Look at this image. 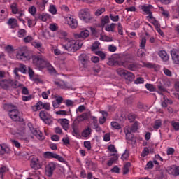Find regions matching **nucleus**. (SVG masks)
<instances>
[{"instance_id":"nucleus-1","label":"nucleus","mask_w":179,"mask_h":179,"mask_svg":"<svg viewBox=\"0 0 179 179\" xmlns=\"http://www.w3.org/2000/svg\"><path fill=\"white\" fill-rule=\"evenodd\" d=\"M83 45V42L79 40H66V43L62 44V48L69 52H76L78 50H80Z\"/></svg>"},{"instance_id":"nucleus-2","label":"nucleus","mask_w":179,"mask_h":179,"mask_svg":"<svg viewBox=\"0 0 179 179\" xmlns=\"http://www.w3.org/2000/svg\"><path fill=\"white\" fill-rule=\"evenodd\" d=\"M19 86H20V83L12 79L3 80L0 81V87H1L2 89H4V90H8V89H10V87L16 89L19 87Z\"/></svg>"},{"instance_id":"nucleus-3","label":"nucleus","mask_w":179,"mask_h":179,"mask_svg":"<svg viewBox=\"0 0 179 179\" xmlns=\"http://www.w3.org/2000/svg\"><path fill=\"white\" fill-rule=\"evenodd\" d=\"M31 59L33 64L36 66V68L41 69L45 68V65L47 64V62H48L47 59L43 56H32Z\"/></svg>"},{"instance_id":"nucleus-4","label":"nucleus","mask_w":179,"mask_h":179,"mask_svg":"<svg viewBox=\"0 0 179 179\" xmlns=\"http://www.w3.org/2000/svg\"><path fill=\"white\" fill-rule=\"evenodd\" d=\"M27 54V47L24 46L19 48L17 52H16V59L18 61H29V57L26 55Z\"/></svg>"},{"instance_id":"nucleus-5","label":"nucleus","mask_w":179,"mask_h":179,"mask_svg":"<svg viewBox=\"0 0 179 179\" xmlns=\"http://www.w3.org/2000/svg\"><path fill=\"white\" fill-rule=\"evenodd\" d=\"M64 23L70 27L71 29H76L78 27V20L71 14H68L64 17Z\"/></svg>"},{"instance_id":"nucleus-6","label":"nucleus","mask_w":179,"mask_h":179,"mask_svg":"<svg viewBox=\"0 0 179 179\" xmlns=\"http://www.w3.org/2000/svg\"><path fill=\"white\" fill-rule=\"evenodd\" d=\"M139 127V122H135L131 128H129V127L127 126L124 128V134L126 135L127 139H132V134H131V132H136L138 131Z\"/></svg>"},{"instance_id":"nucleus-7","label":"nucleus","mask_w":179,"mask_h":179,"mask_svg":"<svg viewBox=\"0 0 179 179\" xmlns=\"http://www.w3.org/2000/svg\"><path fill=\"white\" fill-rule=\"evenodd\" d=\"M78 17L80 20H83V22H85L86 23H87V22H90L92 19L90 10L87 8L80 10L78 13Z\"/></svg>"},{"instance_id":"nucleus-8","label":"nucleus","mask_w":179,"mask_h":179,"mask_svg":"<svg viewBox=\"0 0 179 179\" xmlns=\"http://www.w3.org/2000/svg\"><path fill=\"white\" fill-rule=\"evenodd\" d=\"M28 74L31 80H32V82H34V83H37V85H38V83H43V78L41 77V76L35 74L33 69H31V68L30 67H29Z\"/></svg>"},{"instance_id":"nucleus-9","label":"nucleus","mask_w":179,"mask_h":179,"mask_svg":"<svg viewBox=\"0 0 179 179\" xmlns=\"http://www.w3.org/2000/svg\"><path fill=\"white\" fill-rule=\"evenodd\" d=\"M43 157L45 159H57L59 162H60V163H64L65 162L64 157L51 152H45L43 154Z\"/></svg>"},{"instance_id":"nucleus-10","label":"nucleus","mask_w":179,"mask_h":179,"mask_svg":"<svg viewBox=\"0 0 179 179\" xmlns=\"http://www.w3.org/2000/svg\"><path fill=\"white\" fill-rule=\"evenodd\" d=\"M30 166L33 170H40L43 167V162L38 157H33L31 160Z\"/></svg>"},{"instance_id":"nucleus-11","label":"nucleus","mask_w":179,"mask_h":179,"mask_svg":"<svg viewBox=\"0 0 179 179\" xmlns=\"http://www.w3.org/2000/svg\"><path fill=\"white\" fill-rule=\"evenodd\" d=\"M39 117L42 121H44L48 125H51L52 124V119H51V115L47 113L45 111H41L39 113Z\"/></svg>"},{"instance_id":"nucleus-12","label":"nucleus","mask_w":179,"mask_h":179,"mask_svg":"<svg viewBox=\"0 0 179 179\" xmlns=\"http://www.w3.org/2000/svg\"><path fill=\"white\" fill-rule=\"evenodd\" d=\"M9 117L13 120V121H19L20 117H19V110L14 108L13 110H9Z\"/></svg>"},{"instance_id":"nucleus-13","label":"nucleus","mask_w":179,"mask_h":179,"mask_svg":"<svg viewBox=\"0 0 179 179\" xmlns=\"http://www.w3.org/2000/svg\"><path fill=\"white\" fill-rule=\"evenodd\" d=\"M54 170H55V163H49L45 167V171L48 177H51V176L54 174Z\"/></svg>"},{"instance_id":"nucleus-14","label":"nucleus","mask_w":179,"mask_h":179,"mask_svg":"<svg viewBox=\"0 0 179 179\" xmlns=\"http://www.w3.org/2000/svg\"><path fill=\"white\" fill-rule=\"evenodd\" d=\"M117 65H120V66H124V68H127L130 71H135L136 69V65L130 64L129 62H117Z\"/></svg>"},{"instance_id":"nucleus-15","label":"nucleus","mask_w":179,"mask_h":179,"mask_svg":"<svg viewBox=\"0 0 179 179\" xmlns=\"http://www.w3.org/2000/svg\"><path fill=\"white\" fill-rule=\"evenodd\" d=\"M171 58L173 64H179L178 50L177 48L172 49L171 50Z\"/></svg>"},{"instance_id":"nucleus-16","label":"nucleus","mask_w":179,"mask_h":179,"mask_svg":"<svg viewBox=\"0 0 179 179\" xmlns=\"http://www.w3.org/2000/svg\"><path fill=\"white\" fill-rule=\"evenodd\" d=\"M54 83L58 89H64L65 90L69 89L68 84L66 83H64L62 80H55L54 81Z\"/></svg>"},{"instance_id":"nucleus-17","label":"nucleus","mask_w":179,"mask_h":179,"mask_svg":"<svg viewBox=\"0 0 179 179\" xmlns=\"http://www.w3.org/2000/svg\"><path fill=\"white\" fill-rule=\"evenodd\" d=\"M17 137L18 138V139H21L22 141H27V138H29V135L27 134V131H26V129L20 130L17 133Z\"/></svg>"},{"instance_id":"nucleus-18","label":"nucleus","mask_w":179,"mask_h":179,"mask_svg":"<svg viewBox=\"0 0 179 179\" xmlns=\"http://www.w3.org/2000/svg\"><path fill=\"white\" fill-rule=\"evenodd\" d=\"M90 35V31H89V30L87 29H85L84 31H82L80 34H75L74 37L76 38H87Z\"/></svg>"},{"instance_id":"nucleus-19","label":"nucleus","mask_w":179,"mask_h":179,"mask_svg":"<svg viewBox=\"0 0 179 179\" xmlns=\"http://www.w3.org/2000/svg\"><path fill=\"white\" fill-rule=\"evenodd\" d=\"M158 55L164 61V62H167L169 59H170V56L169 54H167V52L166 50H159L158 51Z\"/></svg>"},{"instance_id":"nucleus-20","label":"nucleus","mask_w":179,"mask_h":179,"mask_svg":"<svg viewBox=\"0 0 179 179\" xmlns=\"http://www.w3.org/2000/svg\"><path fill=\"white\" fill-rule=\"evenodd\" d=\"M31 132L38 139L39 141H44L45 137L43 136V133L40 131L38 129H32Z\"/></svg>"},{"instance_id":"nucleus-21","label":"nucleus","mask_w":179,"mask_h":179,"mask_svg":"<svg viewBox=\"0 0 179 179\" xmlns=\"http://www.w3.org/2000/svg\"><path fill=\"white\" fill-rule=\"evenodd\" d=\"M59 122L60 123L64 131H68V129L69 128V120H68L67 119H59Z\"/></svg>"},{"instance_id":"nucleus-22","label":"nucleus","mask_w":179,"mask_h":179,"mask_svg":"<svg viewBox=\"0 0 179 179\" xmlns=\"http://www.w3.org/2000/svg\"><path fill=\"white\" fill-rule=\"evenodd\" d=\"M91 134H92V128L90 127L85 128L81 133V136H83V138H90Z\"/></svg>"},{"instance_id":"nucleus-23","label":"nucleus","mask_w":179,"mask_h":179,"mask_svg":"<svg viewBox=\"0 0 179 179\" xmlns=\"http://www.w3.org/2000/svg\"><path fill=\"white\" fill-rule=\"evenodd\" d=\"M10 152V148H8L6 144H0V154L5 155V153H9Z\"/></svg>"},{"instance_id":"nucleus-24","label":"nucleus","mask_w":179,"mask_h":179,"mask_svg":"<svg viewBox=\"0 0 179 179\" xmlns=\"http://www.w3.org/2000/svg\"><path fill=\"white\" fill-rule=\"evenodd\" d=\"M31 44L33 47L37 48L38 51H40L41 52H44V48L43 47V44H41V43L38 41H34Z\"/></svg>"},{"instance_id":"nucleus-25","label":"nucleus","mask_w":179,"mask_h":179,"mask_svg":"<svg viewBox=\"0 0 179 179\" xmlns=\"http://www.w3.org/2000/svg\"><path fill=\"white\" fill-rule=\"evenodd\" d=\"M45 68H47L48 71L52 75H55V73H57V71L55 70L54 66H52V65H51V64H50V62H47L46 64L45 65Z\"/></svg>"},{"instance_id":"nucleus-26","label":"nucleus","mask_w":179,"mask_h":179,"mask_svg":"<svg viewBox=\"0 0 179 179\" xmlns=\"http://www.w3.org/2000/svg\"><path fill=\"white\" fill-rule=\"evenodd\" d=\"M147 20H148V22L150 23H152L155 27H159V22H157L155 17H153V15H152V13H150V15L147 16Z\"/></svg>"},{"instance_id":"nucleus-27","label":"nucleus","mask_w":179,"mask_h":179,"mask_svg":"<svg viewBox=\"0 0 179 179\" xmlns=\"http://www.w3.org/2000/svg\"><path fill=\"white\" fill-rule=\"evenodd\" d=\"M8 24L10 29H15L17 27V20L15 18H10L8 21Z\"/></svg>"},{"instance_id":"nucleus-28","label":"nucleus","mask_w":179,"mask_h":179,"mask_svg":"<svg viewBox=\"0 0 179 179\" xmlns=\"http://www.w3.org/2000/svg\"><path fill=\"white\" fill-rule=\"evenodd\" d=\"M79 59L83 65H86L87 64V61H89V57H87L86 54H81L79 56Z\"/></svg>"},{"instance_id":"nucleus-29","label":"nucleus","mask_w":179,"mask_h":179,"mask_svg":"<svg viewBox=\"0 0 179 179\" xmlns=\"http://www.w3.org/2000/svg\"><path fill=\"white\" fill-rule=\"evenodd\" d=\"M123 78H124L126 80H129V82H131L134 80V79H135V75L129 71H127L126 74H124V76Z\"/></svg>"},{"instance_id":"nucleus-30","label":"nucleus","mask_w":179,"mask_h":179,"mask_svg":"<svg viewBox=\"0 0 179 179\" xmlns=\"http://www.w3.org/2000/svg\"><path fill=\"white\" fill-rule=\"evenodd\" d=\"M169 104L170 105L173 104V101L166 98V96H164V101L161 103L162 107H163L164 108H166L167 106H169Z\"/></svg>"},{"instance_id":"nucleus-31","label":"nucleus","mask_w":179,"mask_h":179,"mask_svg":"<svg viewBox=\"0 0 179 179\" xmlns=\"http://www.w3.org/2000/svg\"><path fill=\"white\" fill-rule=\"evenodd\" d=\"M152 8H153L152 5H149V6L143 5L141 6V8L142 9V10H143L145 13H146L147 15H150V13H152V12H150V9H152Z\"/></svg>"},{"instance_id":"nucleus-32","label":"nucleus","mask_w":179,"mask_h":179,"mask_svg":"<svg viewBox=\"0 0 179 179\" xmlns=\"http://www.w3.org/2000/svg\"><path fill=\"white\" fill-rule=\"evenodd\" d=\"M88 118L89 114L84 113L77 117V121H78V122H82V121H86Z\"/></svg>"},{"instance_id":"nucleus-33","label":"nucleus","mask_w":179,"mask_h":179,"mask_svg":"<svg viewBox=\"0 0 179 179\" xmlns=\"http://www.w3.org/2000/svg\"><path fill=\"white\" fill-rule=\"evenodd\" d=\"M108 150L110 153H112L111 156H118L117 155H115V153H117V148H115V146H114V145H109L108 146Z\"/></svg>"},{"instance_id":"nucleus-34","label":"nucleus","mask_w":179,"mask_h":179,"mask_svg":"<svg viewBox=\"0 0 179 179\" xmlns=\"http://www.w3.org/2000/svg\"><path fill=\"white\" fill-rule=\"evenodd\" d=\"M43 108V102L39 101L36 105L32 106L33 111H39V110H42Z\"/></svg>"},{"instance_id":"nucleus-35","label":"nucleus","mask_w":179,"mask_h":179,"mask_svg":"<svg viewBox=\"0 0 179 179\" xmlns=\"http://www.w3.org/2000/svg\"><path fill=\"white\" fill-rule=\"evenodd\" d=\"M101 114H102V117L99 118V124H101V125H103V124L106 122V117H107L108 114L106 111H102Z\"/></svg>"},{"instance_id":"nucleus-36","label":"nucleus","mask_w":179,"mask_h":179,"mask_svg":"<svg viewBox=\"0 0 179 179\" xmlns=\"http://www.w3.org/2000/svg\"><path fill=\"white\" fill-rule=\"evenodd\" d=\"M176 167L177 166L176 165H173V166H171L168 167L167 168V171H168L169 174H171L172 176H175Z\"/></svg>"},{"instance_id":"nucleus-37","label":"nucleus","mask_w":179,"mask_h":179,"mask_svg":"<svg viewBox=\"0 0 179 179\" xmlns=\"http://www.w3.org/2000/svg\"><path fill=\"white\" fill-rule=\"evenodd\" d=\"M114 29H115V24L112 23L110 24L106 25L105 27V30L106 31H112L114 32Z\"/></svg>"},{"instance_id":"nucleus-38","label":"nucleus","mask_w":179,"mask_h":179,"mask_svg":"<svg viewBox=\"0 0 179 179\" xmlns=\"http://www.w3.org/2000/svg\"><path fill=\"white\" fill-rule=\"evenodd\" d=\"M10 8H11L13 13H14L15 15H16V13H17L19 12V8H18L17 4L16 3H12L10 6Z\"/></svg>"},{"instance_id":"nucleus-39","label":"nucleus","mask_w":179,"mask_h":179,"mask_svg":"<svg viewBox=\"0 0 179 179\" xmlns=\"http://www.w3.org/2000/svg\"><path fill=\"white\" fill-rule=\"evenodd\" d=\"M110 22V17L108 15H105L103 19L101 20V24L103 27V26H106L107 23Z\"/></svg>"},{"instance_id":"nucleus-40","label":"nucleus","mask_w":179,"mask_h":179,"mask_svg":"<svg viewBox=\"0 0 179 179\" xmlns=\"http://www.w3.org/2000/svg\"><path fill=\"white\" fill-rule=\"evenodd\" d=\"M26 20L29 27H34V26H36V20H31L29 17H26Z\"/></svg>"},{"instance_id":"nucleus-41","label":"nucleus","mask_w":179,"mask_h":179,"mask_svg":"<svg viewBox=\"0 0 179 179\" xmlns=\"http://www.w3.org/2000/svg\"><path fill=\"white\" fill-rule=\"evenodd\" d=\"M161 13L164 17H170V13H169V11L166 10H164L163 7H159Z\"/></svg>"},{"instance_id":"nucleus-42","label":"nucleus","mask_w":179,"mask_h":179,"mask_svg":"<svg viewBox=\"0 0 179 179\" xmlns=\"http://www.w3.org/2000/svg\"><path fill=\"white\" fill-rule=\"evenodd\" d=\"M100 40H101L102 41L111 42L113 41V37H110L106 35H101L100 37Z\"/></svg>"},{"instance_id":"nucleus-43","label":"nucleus","mask_w":179,"mask_h":179,"mask_svg":"<svg viewBox=\"0 0 179 179\" xmlns=\"http://www.w3.org/2000/svg\"><path fill=\"white\" fill-rule=\"evenodd\" d=\"M57 36L59 38H66V37L68 36V33L65 31H59L57 32Z\"/></svg>"},{"instance_id":"nucleus-44","label":"nucleus","mask_w":179,"mask_h":179,"mask_svg":"<svg viewBox=\"0 0 179 179\" xmlns=\"http://www.w3.org/2000/svg\"><path fill=\"white\" fill-rule=\"evenodd\" d=\"M129 167H131V163L127 162L123 168V174H128L129 173Z\"/></svg>"},{"instance_id":"nucleus-45","label":"nucleus","mask_w":179,"mask_h":179,"mask_svg":"<svg viewBox=\"0 0 179 179\" xmlns=\"http://www.w3.org/2000/svg\"><path fill=\"white\" fill-rule=\"evenodd\" d=\"M104 12H106V8L103 7L99 8L95 11V16H101V15H103Z\"/></svg>"},{"instance_id":"nucleus-46","label":"nucleus","mask_w":179,"mask_h":179,"mask_svg":"<svg viewBox=\"0 0 179 179\" xmlns=\"http://www.w3.org/2000/svg\"><path fill=\"white\" fill-rule=\"evenodd\" d=\"M110 125L113 129H121V125L117 122H111Z\"/></svg>"},{"instance_id":"nucleus-47","label":"nucleus","mask_w":179,"mask_h":179,"mask_svg":"<svg viewBox=\"0 0 179 179\" xmlns=\"http://www.w3.org/2000/svg\"><path fill=\"white\" fill-rule=\"evenodd\" d=\"M38 17L40 20H42V22H47V20L50 17V15H48V14H41Z\"/></svg>"},{"instance_id":"nucleus-48","label":"nucleus","mask_w":179,"mask_h":179,"mask_svg":"<svg viewBox=\"0 0 179 179\" xmlns=\"http://www.w3.org/2000/svg\"><path fill=\"white\" fill-rule=\"evenodd\" d=\"M127 71H128L124 70L122 69H118L117 70L118 75H120V76H122V78H124L125 76V74L127 73Z\"/></svg>"},{"instance_id":"nucleus-49","label":"nucleus","mask_w":179,"mask_h":179,"mask_svg":"<svg viewBox=\"0 0 179 179\" xmlns=\"http://www.w3.org/2000/svg\"><path fill=\"white\" fill-rule=\"evenodd\" d=\"M95 54L96 55H98L99 57H100V58L102 59V61H104V59H106V53H104V52L96 51L95 52Z\"/></svg>"},{"instance_id":"nucleus-50","label":"nucleus","mask_w":179,"mask_h":179,"mask_svg":"<svg viewBox=\"0 0 179 179\" xmlns=\"http://www.w3.org/2000/svg\"><path fill=\"white\" fill-rule=\"evenodd\" d=\"M28 11L30 13V15H31L32 16H34V15H36V12H37V10L36 7L32 6L28 8Z\"/></svg>"},{"instance_id":"nucleus-51","label":"nucleus","mask_w":179,"mask_h":179,"mask_svg":"<svg viewBox=\"0 0 179 179\" xmlns=\"http://www.w3.org/2000/svg\"><path fill=\"white\" fill-rule=\"evenodd\" d=\"M117 160H118V155H115L108 162V166H113V163H114V162H117Z\"/></svg>"},{"instance_id":"nucleus-52","label":"nucleus","mask_w":179,"mask_h":179,"mask_svg":"<svg viewBox=\"0 0 179 179\" xmlns=\"http://www.w3.org/2000/svg\"><path fill=\"white\" fill-rule=\"evenodd\" d=\"M160 127H162V120H157L155 122V124L153 126V128L155 129H159V128H160Z\"/></svg>"},{"instance_id":"nucleus-53","label":"nucleus","mask_w":179,"mask_h":179,"mask_svg":"<svg viewBox=\"0 0 179 179\" xmlns=\"http://www.w3.org/2000/svg\"><path fill=\"white\" fill-rule=\"evenodd\" d=\"M24 36H26V30L24 29H20L17 32V36L20 38H22L23 37H24Z\"/></svg>"},{"instance_id":"nucleus-54","label":"nucleus","mask_w":179,"mask_h":179,"mask_svg":"<svg viewBox=\"0 0 179 179\" xmlns=\"http://www.w3.org/2000/svg\"><path fill=\"white\" fill-rule=\"evenodd\" d=\"M49 29L50 30H51V31H57V30H58V24H50L49 26Z\"/></svg>"},{"instance_id":"nucleus-55","label":"nucleus","mask_w":179,"mask_h":179,"mask_svg":"<svg viewBox=\"0 0 179 179\" xmlns=\"http://www.w3.org/2000/svg\"><path fill=\"white\" fill-rule=\"evenodd\" d=\"M49 12H50L52 15H57V8L55 7V6H50L49 8Z\"/></svg>"},{"instance_id":"nucleus-56","label":"nucleus","mask_w":179,"mask_h":179,"mask_svg":"<svg viewBox=\"0 0 179 179\" xmlns=\"http://www.w3.org/2000/svg\"><path fill=\"white\" fill-rule=\"evenodd\" d=\"M149 155V148H148V147H145L143 148V150L141 152V156H142L143 157H145V156H148Z\"/></svg>"},{"instance_id":"nucleus-57","label":"nucleus","mask_w":179,"mask_h":179,"mask_svg":"<svg viewBox=\"0 0 179 179\" xmlns=\"http://www.w3.org/2000/svg\"><path fill=\"white\" fill-rule=\"evenodd\" d=\"M129 157V151L125 150L124 152L122 155V160H127Z\"/></svg>"},{"instance_id":"nucleus-58","label":"nucleus","mask_w":179,"mask_h":179,"mask_svg":"<svg viewBox=\"0 0 179 179\" xmlns=\"http://www.w3.org/2000/svg\"><path fill=\"white\" fill-rule=\"evenodd\" d=\"M108 48L110 52H115L117 51V46L114 45H109Z\"/></svg>"},{"instance_id":"nucleus-59","label":"nucleus","mask_w":179,"mask_h":179,"mask_svg":"<svg viewBox=\"0 0 179 179\" xmlns=\"http://www.w3.org/2000/svg\"><path fill=\"white\" fill-rule=\"evenodd\" d=\"M145 82V80L142 77H138L136 78V80L134 81L135 85H141V83H143Z\"/></svg>"},{"instance_id":"nucleus-60","label":"nucleus","mask_w":179,"mask_h":179,"mask_svg":"<svg viewBox=\"0 0 179 179\" xmlns=\"http://www.w3.org/2000/svg\"><path fill=\"white\" fill-rule=\"evenodd\" d=\"M171 125L174 128L175 131H179V122H172Z\"/></svg>"},{"instance_id":"nucleus-61","label":"nucleus","mask_w":179,"mask_h":179,"mask_svg":"<svg viewBox=\"0 0 179 179\" xmlns=\"http://www.w3.org/2000/svg\"><path fill=\"white\" fill-rule=\"evenodd\" d=\"M145 87L150 92H155V87L152 84H145Z\"/></svg>"},{"instance_id":"nucleus-62","label":"nucleus","mask_w":179,"mask_h":179,"mask_svg":"<svg viewBox=\"0 0 179 179\" xmlns=\"http://www.w3.org/2000/svg\"><path fill=\"white\" fill-rule=\"evenodd\" d=\"M84 146L86 148V149H87V150H90V149H92V145L90 141H85Z\"/></svg>"},{"instance_id":"nucleus-63","label":"nucleus","mask_w":179,"mask_h":179,"mask_svg":"<svg viewBox=\"0 0 179 179\" xmlns=\"http://www.w3.org/2000/svg\"><path fill=\"white\" fill-rule=\"evenodd\" d=\"M20 71L22 72V73H26L27 72V67L24 64H20Z\"/></svg>"},{"instance_id":"nucleus-64","label":"nucleus","mask_w":179,"mask_h":179,"mask_svg":"<svg viewBox=\"0 0 179 179\" xmlns=\"http://www.w3.org/2000/svg\"><path fill=\"white\" fill-rule=\"evenodd\" d=\"M99 45H100V43L99 41H96L94 44H92V46L91 48L92 50L94 51V50H97Z\"/></svg>"}]
</instances>
